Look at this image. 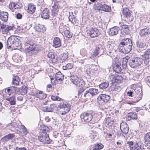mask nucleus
Segmentation results:
<instances>
[{"label": "nucleus", "instance_id": "f257e3e1", "mask_svg": "<svg viewBox=\"0 0 150 150\" xmlns=\"http://www.w3.org/2000/svg\"><path fill=\"white\" fill-rule=\"evenodd\" d=\"M20 38L18 36H10L6 43L7 48L8 49L12 48L15 50L20 47L21 43Z\"/></svg>", "mask_w": 150, "mask_h": 150}, {"label": "nucleus", "instance_id": "f03ea898", "mask_svg": "<svg viewBox=\"0 0 150 150\" xmlns=\"http://www.w3.org/2000/svg\"><path fill=\"white\" fill-rule=\"evenodd\" d=\"M80 117L82 121L86 122H88L92 120L94 122H96L99 120L98 114L93 111L83 113L81 115Z\"/></svg>", "mask_w": 150, "mask_h": 150}, {"label": "nucleus", "instance_id": "7ed1b4c3", "mask_svg": "<svg viewBox=\"0 0 150 150\" xmlns=\"http://www.w3.org/2000/svg\"><path fill=\"white\" fill-rule=\"evenodd\" d=\"M27 43L28 47L25 50L27 55L31 56L36 55L40 50L39 46L34 43L33 41H29Z\"/></svg>", "mask_w": 150, "mask_h": 150}, {"label": "nucleus", "instance_id": "20e7f679", "mask_svg": "<svg viewBox=\"0 0 150 150\" xmlns=\"http://www.w3.org/2000/svg\"><path fill=\"white\" fill-rule=\"evenodd\" d=\"M137 141L134 140L127 142V144L130 147V150H142L144 149L143 143L139 141V139L137 138Z\"/></svg>", "mask_w": 150, "mask_h": 150}, {"label": "nucleus", "instance_id": "39448f33", "mask_svg": "<svg viewBox=\"0 0 150 150\" xmlns=\"http://www.w3.org/2000/svg\"><path fill=\"white\" fill-rule=\"evenodd\" d=\"M143 55H142V56ZM135 57L129 58L128 62L130 66L132 68H136L140 66L143 62L144 58Z\"/></svg>", "mask_w": 150, "mask_h": 150}, {"label": "nucleus", "instance_id": "423d86ee", "mask_svg": "<svg viewBox=\"0 0 150 150\" xmlns=\"http://www.w3.org/2000/svg\"><path fill=\"white\" fill-rule=\"evenodd\" d=\"M59 107L61 110L60 113L62 115H64L69 112L70 110L71 105L69 103L66 102H62L59 103Z\"/></svg>", "mask_w": 150, "mask_h": 150}, {"label": "nucleus", "instance_id": "0eeeda50", "mask_svg": "<svg viewBox=\"0 0 150 150\" xmlns=\"http://www.w3.org/2000/svg\"><path fill=\"white\" fill-rule=\"evenodd\" d=\"M71 81L75 85L78 87L83 86L84 85V82L82 79L79 78L76 75L70 76Z\"/></svg>", "mask_w": 150, "mask_h": 150}, {"label": "nucleus", "instance_id": "6e6552de", "mask_svg": "<svg viewBox=\"0 0 150 150\" xmlns=\"http://www.w3.org/2000/svg\"><path fill=\"white\" fill-rule=\"evenodd\" d=\"M99 93L98 89L91 88L86 90L83 93V97L89 98L90 96H92L96 95Z\"/></svg>", "mask_w": 150, "mask_h": 150}, {"label": "nucleus", "instance_id": "1a4fd4ad", "mask_svg": "<svg viewBox=\"0 0 150 150\" xmlns=\"http://www.w3.org/2000/svg\"><path fill=\"white\" fill-rule=\"evenodd\" d=\"M87 33L92 38L98 37L100 34L99 30L96 28H91L88 30Z\"/></svg>", "mask_w": 150, "mask_h": 150}, {"label": "nucleus", "instance_id": "9d476101", "mask_svg": "<svg viewBox=\"0 0 150 150\" xmlns=\"http://www.w3.org/2000/svg\"><path fill=\"white\" fill-rule=\"evenodd\" d=\"M122 16L125 18V20L131 22L133 20L132 17L131 16L130 11L127 8H124L122 10Z\"/></svg>", "mask_w": 150, "mask_h": 150}, {"label": "nucleus", "instance_id": "9b49d317", "mask_svg": "<svg viewBox=\"0 0 150 150\" xmlns=\"http://www.w3.org/2000/svg\"><path fill=\"white\" fill-rule=\"evenodd\" d=\"M38 139L41 142L44 144L51 143L52 141L49 138V134H41L40 136H38Z\"/></svg>", "mask_w": 150, "mask_h": 150}, {"label": "nucleus", "instance_id": "f8f14e48", "mask_svg": "<svg viewBox=\"0 0 150 150\" xmlns=\"http://www.w3.org/2000/svg\"><path fill=\"white\" fill-rule=\"evenodd\" d=\"M142 57L144 58V64L147 66L150 65V48L145 51Z\"/></svg>", "mask_w": 150, "mask_h": 150}, {"label": "nucleus", "instance_id": "ddd939ff", "mask_svg": "<svg viewBox=\"0 0 150 150\" xmlns=\"http://www.w3.org/2000/svg\"><path fill=\"white\" fill-rule=\"evenodd\" d=\"M139 35L141 37L148 38L150 36V29L147 28L142 29L140 30Z\"/></svg>", "mask_w": 150, "mask_h": 150}, {"label": "nucleus", "instance_id": "4468645a", "mask_svg": "<svg viewBox=\"0 0 150 150\" xmlns=\"http://www.w3.org/2000/svg\"><path fill=\"white\" fill-rule=\"evenodd\" d=\"M142 94L141 93H140V94H139L136 93L135 94H134L132 98V102H128V104L131 105L136 103L142 99Z\"/></svg>", "mask_w": 150, "mask_h": 150}, {"label": "nucleus", "instance_id": "2eb2a0df", "mask_svg": "<svg viewBox=\"0 0 150 150\" xmlns=\"http://www.w3.org/2000/svg\"><path fill=\"white\" fill-rule=\"evenodd\" d=\"M132 48L128 47L126 45H121L120 44L118 47V49L120 52L125 53L127 54L131 50Z\"/></svg>", "mask_w": 150, "mask_h": 150}, {"label": "nucleus", "instance_id": "dca6fc26", "mask_svg": "<svg viewBox=\"0 0 150 150\" xmlns=\"http://www.w3.org/2000/svg\"><path fill=\"white\" fill-rule=\"evenodd\" d=\"M13 26H9L6 25L0 24V28L2 30L3 33H6L8 32L10 30H13Z\"/></svg>", "mask_w": 150, "mask_h": 150}, {"label": "nucleus", "instance_id": "f3484780", "mask_svg": "<svg viewBox=\"0 0 150 150\" xmlns=\"http://www.w3.org/2000/svg\"><path fill=\"white\" fill-rule=\"evenodd\" d=\"M120 129L122 132L125 134L128 132L129 130L128 125L125 122H123L121 123Z\"/></svg>", "mask_w": 150, "mask_h": 150}, {"label": "nucleus", "instance_id": "a211bd4d", "mask_svg": "<svg viewBox=\"0 0 150 150\" xmlns=\"http://www.w3.org/2000/svg\"><path fill=\"white\" fill-rule=\"evenodd\" d=\"M35 30L39 33H44L46 30V27L43 25L38 24L35 26Z\"/></svg>", "mask_w": 150, "mask_h": 150}, {"label": "nucleus", "instance_id": "6ab92c4d", "mask_svg": "<svg viewBox=\"0 0 150 150\" xmlns=\"http://www.w3.org/2000/svg\"><path fill=\"white\" fill-rule=\"evenodd\" d=\"M56 107V105L54 104H50L49 106L43 107L42 110L43 111L50 112H53L54 109Z\"/></svg>", "mask_w": 150, "mask_h": 150}, {"label": "nucleus", "instance_id": "aec40b11", "mask_svg": "<svg viewBox=\"0 0 150 150\" xmlns=\"http://www.w3.org/2000/svg\"><path fill=\"white\" fill-rule=\"evenodd\" d=\"M120 30V28L117 27L115 26L110 28L108 30V34L111 36L116 35Z\"/></svg>", "mask_w": 150, "mask_h": 150}, {"label": "nucleus", "instance_id": "412c9836", "mask_svg": "<svg viewBox=\"0 0 150 150\" xmlns=\"http://www.w3.org/2000/svg\"><path fill=\"white\" fill-rule=\"evenodd\" d=\"M120 44L121 45H126V46H127L128 47H131V48H132V40L128 38L122 40Z\"/></svg>", "mask_w": 150, "mask_h": 150}, {"label": "nucleus", "instance_id": "4be33fe9", "mask_svg": "<svg viewBox=\"0 0 150 150\" xmlns=\"http://www.w3.org/2000/svg\"><path fill=\"white\" fill-rule=\"evenodd\" d=\"M110 78L112 80V81L113 83H120L123 80V78L122 76L120 75H114L112 76Z\"/></svg>", "mask_w": 150, "mask_h": 150}, {"label": "nucleus", "instance_id": "5701e85b", "mask_svg": "<svg viewBox=\"0 0 150 150\" xmlns=\"http://www.w3.org/2000/svg\"><path fill=\"white\" fill-rule=\"evenodd\" d=\"M106 47L108 50L106 52L107 55L110 56L111 57H112L114 52L112 46L111 44L108 43L106 46Z\"/></svg>", "mask_w": 150, "mask_h": 150}, {"label": "nucleus", "instance_id": "b1692460", "mask_svg": "<svg viewBox=\"0 0 150 150\" xmlns=\"http://www.w3.org/2000/svg\"><path fill=\"white\" fill-rule=\"evenodd\" d=\"M137 47L141 49L144 48L146 46V43L143 40L138 39L136 41Z\"/></svg>", "mask_w": 150, "mask_h": 150}, {"label": "nucleus", "instance_id": "393cba45", "mask_svg": "<svg viewBox=\"0 0 150 150\" xmlns=\"http://www.w3.org/2000/svg\"><path fill=\"white\" fill-rule=\"evenodd\" d=\"M137 118V114L133 112L129 113L127 115L126 119L128 121H129L131 120H136Z\"/></svg>", "mask_w": 150, "mask_h": 150}, {"label": "nucleus", "instance_id": "a878e982", "mask_svg": "<svg viewBox=\"0 0 150 150\" xmlns=\"http://www.w3.org/2000/svg\"><path fill=\"white\" fill-rule=\"evenodd\" d=\"M5 99L8 101V103L11 105H13L16 104V100L14 96H13L10 97H6Z\"/></svg>", "mask_w": 150, "mask_h": 150}, {"label": "nucleus", "instance_id": "bb28decb", "mask_svg": "<svg viewBox=\"0 0 150 150\" xmlns=\"http://www.w3.org/2000/svg\"><path fill=\"white\" fill-rule=\"evenodd\" d=\"M49 10L48 8H45L42 11L41 14V17L45 19H48L49 18Z\"/></svg>", "mask_w": 150, "mask_h": 150}, {"label": "nucleus", "instance_id": "cd10ccee", "mask_svg": "<svg viewBox=\"0 0 150 150\" xmlns=\"http://www.w3.org/2000/svg\"><path fill=\"white\" fill-rule=\"evenodd\" d=\"M53 46L55 48L60 47L61 45V40L60 38L58 37L54 38L53 41Z\"/></svg>", "mask_w": 150, "mask_h": 150}, {"label": "nucleus", "instance_id": "c85d7f7f", "mask_svg": "<svg viewBox=\"0 0 150 150\" xmlns=\"http://www.w3.org/2000/svg\"><path fill=\"white\" fill-rule=\"evenodd\" d=\"M103 51V49L101 46H99L98 47H96L93 54V57H96L99 54L102 53Z\"/></svg>", "mask_w": 150, "mask_h": 150}, {"label": "nucleus", "instance_id": "c756f323", "mask_svg": "<svg viewBox=\"0 0 150 150\" xmlns=\"http://www.w3.org/2000/svg\"><path fill=\"white\" fill-rule=\"evenodd\" d=\"M69 20L71 21V23L74 25L76 24V22L77 21V18L74 15L72 12L69 13Z\"/></svg>", "mask_w": 150, "mask_h": 150}, {"label": "nucleus", "instance_id": "7c9ffc66", "mask_svg": "<svg viewBox=\"0 0 150 150\" xmlns=\"http://www.w3.org/2000/svg\"><path fill=\"white\" fill-rule=\"evenodd\" d=\"M8 13L6 12H2L0 13V17L1 20L5 22L8 20Z\"/></svg>", "mask_w": 150, "mask_h": 150}, {"label": "nucleus", "instance_id": "2f4dec72", "mask_svg": "<svg viewBox=\"0 0 150 150\" xmlns=\"http://www.w3.org/2000/svg\"><path fill=\"white\" fill-rule=\"evenodd\" d=\"M35 6L34 4L30 3L28 6V12L30 14L33 13L35 10Z\"/></svg>", "mask_w": 150, "mask_h": 150}, {"label": "nucleus", "instance_id": "473e14b6", "mask_svg": "<svg viewBox=\"0 0 150 150\" xmlns=\"http://www.w3.org/2000/svg\"><path fill=\"white\" fill-rule=\"evenodd\" d=\"M129 57L127 56L123 58L122 62V66L124 69H126L127 66V63L128 62V60L129 59Z\"/></svg>", "mask_w": 150, "mask_h": 150}, {"label": "nucleus", "instance_id": "72a5a7b5", "mask_svg": "<svg viewBox=\"0 0 150 150\" xmlns=\"http://www.w3.org/2000/svg\"><path fill=\"white\" fill-rule=\"evenodd\" d=\"M64 75L62 74L61 72L59 71L56 74L55 78L56 80L62 81L64 79Z\"/></svg>", "mask_w": 150, "mask_h": 150}, {"label": "nucleus", "instance_id": "f704fd0d", "mask_svg": "<svg viewBox=\"0 0 150 150\" xmlns=\"http://www.w3.org/2000/svg\"><path fill=\"white\" fill-rule=\"evenodd\" d=\"M47 94L45 93L42 91L38 92L37 97L39 99H43L45 98L47 96Z\"/></svg>", "mask_w": 150, "mask_h": 150}, {"label": "nucleus", "instance_id": "c9c22d12", "mask_svg": "<svg viewBox=\"0 0 150 150\" xmlns=\"http://www.w3.org/2000/svg\"><path fill=\"white\" fill-rule=\"evenodd\" d=\"M113 118L107 116L105 119L104 121L108 125H111L114 122Z\"/></svg>", "mask_w": 150, "mask_h": 150}, {"label": "nucleus", "instance_id": "e433bc0d", "mask_svg": "<svg viewBox=\"0 0 150 150\" xmlns=\"http://www.w3.org/2000/svg\"><path fill=\"white\" fill-rule=\"evenodd\" d=\"M103 147V145L101 143L95 144L93 145V150H99L102 149Z\"/></svg>", "mask_w": 150, "mask_h": 150}, {"label": "nucleus", "instance_id": "4c0bfd02", "mask_svg": "<svg viewBox=\"0 0 150 150\" xmlns=\"http://www.w3.org/2000/svg\"><path fill=\"white\" fill-rule=\"evenodd\" d=\"M20 80L17 76H14L12 80V83L14 85H18L19 84Z\"/></svg>", "mask_w": 150, "mask_h": 150}, {"label": "nucleus", "instance_id": "58836bf2", "mask_svg": "<svg viewBox=\"0 0 150 150\" xmlns=\"http://www.w3.org/2000/svg\"><path fill=\"white\" fill-rule=\"evenodd\" d=\"M41 129L42 132L41 133V134H48V133L49 132L50 129L48 127L46 126H44Z\"/></svg>", "mask_w": 150, "mask_h": 150}, {"label": "nucleus", "instance_id": "ea45409f", "mask_svg": "<svg viewBox=\"0 0 150 150\" xmlns=\"http://www.w3.org/2000/svg\"><path fill=\"white\" fill-rule=\"evenodd\" d=\"M98 103L100 104L103 105L105 104L103 98V94L99 95L97 98Z\"/></svg>", "mask_w": 150, "mask_h": 150}, {"label": "nucleus", "instance_id": "a19ab883", "mask_svg": "<svg viewBox=\"0 0 150 150\" xmlns=\"http://www.w3.org/2000/svg\"><path fill=\"white\" fill-rule=\"evenodd\" d=\"M109 85L108 81L101 83L99 85V88L101 89H104L108 86Z\"/></svg>", "mask_w": 150, "mask_h": 150}, {"label": "nucleus", "instance_id": "79ce46f5", "mask_svg": "<svg viewBox=\"0 0 150 150\" xmlns=\"http://www.w3.org/2000/svg\"><path fill=\"white\" fill-rule=\"evenodd\" d=\"M113 69L116 72L119 73L121 72L122 69L119 64H115L113 66Z\"/></svg>", "mask_w": 150, "mask_h": 150}, {"label": "nucleus", "instance_id": "37998d69", "mask_svg": "<svg viewBox=\"0 0 150 150\" xmlns=\"http://www.w3.org/2000/svg\"><path fill=\"white\" fill-rule=\"evenodd\" d=\"M87 74L89 76H92L95 74V70L90 68H88L86 71Z\"/></svg>", "mask_w": 150, "mask_h": 150}, {"label": "nucleus", "instance_id": "c03bdc74", "mask_svg": "<svg viewBox=\"0 0 150 150\" xmlns=\"http://www.w3.org/2000/svg\"><path fill=\"white\" fill-rule=\"evenodd\" d=\"M80 54L83 57H87L88 55L87 50L85 49H82L80 51Z\"/></svg>", "mask_w": 150, "mask_h": 150}, {"label": "nucleus", "instance_id": "a18cd8bd", "mask_svg": "<svg viewBox=\"0 0 150 150\" xmlns=\"http://www.w3.org/2000/svg\"><path fill=\"white\" fill-rule=\"evenodd\" d=\"M103 5L100 3L98 2L95 3L94 5L93 6V8L95 10H99L101 9Z\"/></svg>", "mask_w": 150, "mask_h": 150}, {"label": "nucleus", "instance_id": "49530a36", "mask_svg": "<svg viewBox=\"0 0 150 150\" xmlns=\"http://www.w3.org/2000/svg\"><path fill=\"white\" fill-rule=\"evenodd\" d=\"M85 91L84 88L81 87L79 88L78 90V97H83V93Z\"/></svg>", "mask_w": 150, "mask_h": 150}, {"label": "nucleus", "instance_id": "de8ad7c7", "mask_svg": "<svg viewBox=\"0 0 150 150\" xmlns=\"http://www.w3.org/2000/svg\"><path fill=\"white\" fill-rule=\"evenodd\" d=\"M101 10L103 11L109 12L111 10V7L107 5L104 4L103 5Z\"/></svg>", "mask_w": 150, "mask_h": 150}, {"label": "nucleus", "instance_id": "09e8293b", "mask_svg": "<svg viewBox=\"0 0 150 150\" xmlns=\"http://www.w3.org/2000/svg\"><path fill=\"white\" fill-rule=\"evenodd\" d=\"M78 59L79 62L82 64L83 66H85L86 65L87 62L86 61V58L83 57V59H81V57H79Z\"/></svg>", "mask_w": 150, "mask_h": 150}, {"label": "nucleus", "instance_id": "8fccbe9b", "mask_svg": "<svg viewBox=\"0 0 150 150\" xmlns=\"http://www.w3.org/2000/svg\"><path fill=\"white\" fill-rule=\"evenodd\" d=\"M64 34L68 38H71L72 36V33L68 30H66L64 32Z\"/></svg>", "mask_w": 150, "mask_h": 150}, {"label": "nucleus", "instance_id": "3c124183", "mask_svg": "<svg viewBox=\"0 0 150 150\" xmlns=\"http://www.w3.org/2000/svg\"><path fill=\"white\" fill-rule=\"evenodd\" d=\"M68 57L67 54L66 53H64L61 55L60 58L61 59V60L62 61V62H63V61L66 60L67 59Z\"/></svg>", "mask_w": 150, "mask_h": 150}, {"label": "nucleus", "instance_id": "603ef678", "mask_svg": "<svg viewBox=\"0 0 150 150\" xmlns=\"http://www.w3.org/2000/svg\"><path fill=\"white\" fill-rule=\"evenodd\" d=\"M144 139L146 142H149L150 144V133H148L146 134L144 136Z\"/></svg>", "mask_w": 150, "mask_h": 150}, {"label": "nucleus", "instance_id": "864d4df0", "mask_svg": "<svg viewBox=\"0 0 150 150\" xmlns=\"http://www.w3.org/2000/svg\"><path fill=\"white\" fill-rule=\"evenodd\" d=\"M103 98L104 100L105 103H107L109 100L110 97V96L105 94H103Z\"/></svg>", "mask_w": 150, "mask_h": 150}, {"label": "nucleus", "instance_id": "5fc2aeb1", "mask_svg": "<svg viewBox=\"0 0 150 150\" xmlns=\"http://www.w3.org/2000/svg\"><path fill=\"white\" fill-rule=\"evenodd\" d=\"M72 67L73 66L71 64L69 63L67 64L65 66H63V69L64 70L70 69H71Z\"/></svg>", "mask_w": 150, "mask_h": 150}, {"label": "nucleus", "instance_id": "6e6d98bb", "mask_svg": "<svg viewBox=\"0 0 150 150\" xmlns=\"http://www.w3.org/2000/svg\"><path fill=\"white\" fill-rule=\"evenodd\" d=\"M14 135L13 134H9L5 136L4 138L7 141L12 139L14 137Z\"/></svg>", "mask_w": 150, "mask_h": 150}, {"label": "nucleus", "instance_id": "4d7b16f0", "mask_svg": "<svg viewBox=\"0 0 150 150\" xmlns=\"http://www.w3.org/2000/svg\"><path fill=\"white\" fill-rule=\"evenodd\" d=\"M19 90V89L16 87H11V93H16Z\"/></svg>", "mask_w": 150, "mask_h": 150}, {"label": "nucleus", "instance_id": "13d9d810", "mask_svg": "<svg viewBox=\"0 0 150 150\" xmlns=\"http://www.w3.org/2000/svg\"><path fill=\"white\" fill-rule=\"evenodd\" d=\"M129 32L130 30L129 28L126 29L121 30V33L122 35H128L129 33Z\"/></svg>", "mask_w": 150, "mask_h": 150}, {"label": "nucleus", "instance_id": "bf43d9fd", "mask_svg": "<svg viewBox=\"0 0 150 150\" xmlns=\"http://www.w3.org/2000/svg\"><path fill=\"white\" fill-rule=\"evenodd\" d=\"M22 7V5L20 3H15L14 6L15 9H19L21 8Z\"/></svg>", "mask_w": 150, "mask_h": 150}, {"label": "nucleus", "instance_id": "052dcab7", "mask_svg": "<svg viewBox=\"0 0 150 150\" xmlns=\"http://www.w3.org/2000/svg\"><path fill=\"white\" fill-rule=\"evenodd\" d=\"M12 126L16 129H18V125L17 123L15 122H13L9 124L7 126Z\"/></svg>", "mask_w": 150, "mask_h": 150}, {"label": "nucleus", "instance_id": "680f3d73", "mask_svg": "<svg viewBox=\"0 0 150 150\" xmlns=\"http://www.w3.org/2000/svg\"><path fill=\"white\" fill-rule=\"evenodd\" d=\"M52 10L54 13H56L58 11V3L54 4V5L52 6Z\"/></svg>", "mask_w": 150, "mask_h": 150}, {"label": "nucleus", "instance_id": "e2e57ef3", "mask_svg": "<svg viewBox=\"0 0 150 150\" xmlns=\"http://www.w3.org/2000/svg\"><path fill=\"white\" fill-rule=\"evenodd\" d=\"M48 57L51 59L52 60L54 59H55L54 54L52 52H49L47 54Z\"/></svg>", "mask_w": 150, "mask_h": 150}, {"label": "nucleus", "instance_id": "0e129e2a", "mask_svg": "<svg viewBox=\"0 0 150 150\" xmlns=\"http://www.w3.org/2000/svg\"><path fill=\"white\" fill-rule=\"evenodd\" d=\"M15 3H11L9 5V8L12 11H13L14 9Z\"/></svg>", "mask_w": 150, "mask_h": 150}, {"label": "nucleus", "instance_id": "69168bd1", "mask_svg": "<svg viewBox=\"0 0 150 150\" xmlns=\"http://www.w3.org/2000/svg\"><path fill=\"white\" fill-rule=\"evenodd\" d=\"M51 99L53 100H60L61 98L57 96L52 95L51 96Z\"/></svg>", "mask_w": 150, "mask_h": 150}, {"label": "nucleus", "instance_id": "338daca9", "mask_svg": "<svg viewBox=\"0 0 150 150\" xmlns=\"http://www.w3.org/2000/svg\"><path fill=\"white\" fill-rule=\"evenodd\" d=\"M29 94L30 95L32 96H37V94H38V92H37L36 91H34L30 92L29 93Z\"/></svg>", "mask_w": 150, "mask_h": 150}, {"label": "nucleus", "instance_id": "774afa93", "mask_svg": "<svg viewBox=\"0 0 150 150\" xmlns=\"http://www.w3.org/2000/svg\"><path fill=\"white\" fill-rule=\"evenodd\" d=\"M145 80L148 85L150 84V76H147L145 78Z\"/></svg>", "mask_w": 150, "mask_h": 150}]
</instances>
